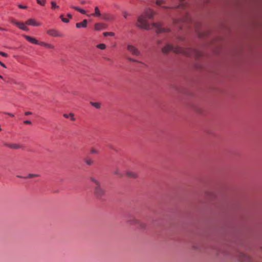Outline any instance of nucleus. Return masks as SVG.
<instances>
[{"mask_svg": "<svg viewBox=\"0 0 262 262\" xmlns=\"http://www.w3.org/2000/svg\"><path fill=\"white\" fill-rule=\"evenodd\" d=\"M155 11L150 8H146L144 10V15H141L138 18V24L137 26L142 29L145 30H150L152 28H155L156 32L157 33H165L169 31L168 28H165L162 27L161 24L159 23H153L149 24L146 18L151 19L155 15Z\"/></svg>", "mask_w": 262, "mask_h": 262, "instance_id": "nucleus-1", "label": "nucleus"}, {"mask_svg": "<svg viewBox=\"0 0 262 262\" xmlns=\"http://www.w3.org/2000/svg\"><path fill=\"white\" fill-rule=\"evenodd\" d=\"M163 53H168L170 51H172L175 53H181L187 56H194L196 58H199L202 53L200 51L192 48H182L179 46L174 47L170 44H166L164 47L162 49Z\"/></svg>", "mask_w": 262, "mask_h": 262, "instance_id": "nucleus-2", "label": "nucleus"}, {"mask_svg": "<svg viewBox=\"0 0 262 262\" xmlns=\"http://www.w3.org/2000/svg\"><path fill=\"white\" fill-rule=\"evenodd\" d=\"M90 180L95 184L94 194L97 198H101L105 193L104 190L101 186L100 182L94 177H90Z\"/></svg>", "mask_w": 262, "mask_h": 262, "instance_id": "nucleus-3", "label": "nucleus"}, {"mask_svg": "<svg viewBox=\"0 0 262 262\" xmlns=\"http://www.w3.org/2000/svg\"><path fill=\"white\" fill-rule=\"evenodd\" d=\"M127 50L133 55L137 56L141 55V53L139 49L132 45H128L127 46Z\"/></svg>", "mask_w": 262, "mask_h": 262, "instance_id": "nucleus-4", "label": "nucleus"}, {"mask_svg": "<svg viewBox=\"0 0 262 262\" xmlns=\"http://www.w3.org/2000/svg\"><path fill=\"white\" fill-rule=\"evenodd\" d=\"M47 33L52 37H62L63 34L58 30L54 29H50L47 30Z\"/></svg>", "mask_w": 262, "mask_h": 262, "instance_id": "nucleus-5", "label": "nucleus"}, {"mask_svg": "<svg viewBox=\"0 0 262 262\" xmlns=\"http://www.w3.org/2000/svg\"><path fill=\"white\" fill-rule=\"evenodd\" d=\"M238 259L242 262H249L251 260V257L244 253H239L238 254Z\"/></svg>", "mask_w": 262, "mask_h": 262, "instance_id": "nucleus-6", "label": "nucleus"}, {"mask_svg": "<svg viewBox=\"0 0 262 262\" xmlns=\"http://www.w3.org/2000/svg\"><path fill=\"white\" fill-rule=\"evenodd\" d=\"M23 36L29 42L33 44L40 45V42L36 38L28 35H24Z\"/></svg>", "mask_w": 262, "mask_h": 262, "instance_id": "nucleus-7", "label": "nucleus"}, {"mask_svg": "<svg viewBox=\"0 0 262 262\" xmlns=\"http://www.w3.org/2000/svg\"><path fill=\"white\" fill-rule=\"evenodd\" d=\"M106 25L102 23H96L94 25V29L95 30H101L106 29Z\"/></svg>", "mask_w": 262, "mask_h": 262, "instance_id": "nucleus-8", "label": "nucleus"}, {"mask_svg": "<svg viewBox=\"0 0 262 262\" xmlns=\"http://www.w3.org/2000/svg\"><path fill=\"white\" fill-rule=\"evenodd\" d=\"M25 24L27 25L33 26H39L40 25V23L36 22L34 19H29L26 21Z\"/></svg>", "mask_w": 262, "mask_h": 262, "instance_id": "nucleus-9", "label": "nucleus"}, {"mask_svg": "<svg viewBox=\"0 0 262 262\" xmlns=\"http://www.w3.org/2000/svg\"><path fill=\"white\" fill-rule=\"evenodd\" d=\"M40 46H43V47H46V48L51 49V50L55 49V47L54 45L49 43L43 42V41L40 42Z\"/></svg>", "mask_w": 262, "mask_h": 262, "instance_id": "nucleus-10", "label": "nucleus"}, {"mask_svg": "<svg viewBox=\"0 0 262 262\" xmlns=\"http://www.w3.org/2000/svg\"><path fill=\"white\" fill-rule=\"evenodd\" d=\"M87 23H88L87 20L84 19L81 22L76 23V27L77 28H86L87 26Z\"/></svg>", "mask_w": 262, "mask_h": 262, "instance_id": "nucleus-11", "label": "nucleus"}, {"mask_svg": "<svg viewBox=\"0 0 262 262\" xmlns=\"http://www.w3.org/2000/svg\"><path fill=\"white\" fill-rule=\"evenodd\" d=\"M5 145L7 147H9L11 149H19L22 147L21 145H20L19 144H15V143H14V144L8 143V144H6Z\"/></svg>", "mask_w": 262, "mask_h": 262, "instance_id": "nucleus-12", "label": "nucleus"}, {"mask_svg": "<svg viewBox=\"0 0 262 262\" xmlns=\"http://www.w3.org/2000/svg\"><path fill=\"white\" fill-rule=\"evenodd\" d=\"M138 220H139L136 219L135 217L132 216L128 219L126 222L130 225H137Z\"/></svg>", "mask_w": 262, "mask_h": 262, "instance_id": "nucleus-13", "label": "nucleus"}, {"mask_svg": "<svg viewBox=\"0 0 262 262\" xmlns=\"http://www.w3.org/2000/svg\"><path fill=\"white\" fill-rule=\"evenodd\" d=\"M113 173L120 178L123 177V173L120 171L119 168L116 167L113 171Z\"/></svg>", "mask_w": 262, "mask_h": 262, "instance_id": "nucleus-14", "label": "nucleus"}, {"mask_svg": "<svg viewBox=\"0 0 262 262\" xmlns=\"http://www.w3.org/2000/svg\"><path fill=\"white\" fill-rule=\"evenodd\" d=\"M102 18L105 20L111 21L113 20L112 17L108 13H103L101 15Z\"/></svg>", "mask_w": 262, "mask_h": 262, "instance_id": "nucleus-15", "label": "nucleus"}, {"mask_svg": "<svg viewBox=\"0 0 262 262\" xmlns=\"http://www.w3.org/2000/svg\"><path fill=\"white\" fill-rule=\"evenodd\" d=\"M92 15L95 17H100L101 16L99 8L97 6L95 7V12L92 14Z\"/></svg>", "mask_w": 262, "mask_h": 262, "instance_id": "nucleus-16", "label": "nucleus"}, {"mask_svg": "<svg viewBox=\"0 0 262 262\" xmlns=\"http://www.w3.org/2000/svg\"><path fill=\"white\" fill-rule=\"evenodd\" d=\"M126 174L127 177H128L129 178H137L138 177V175L137 174V173H136L135 172H134L133 171H127Z\"/></svg>", "mask_w": 262, "mask_h": 262, "instance_id": "nucleus-17", "label": "nucleus"}, {"mask_svg": "<svg viewBox=\"0 0 262 262\" xmlns=\"http://www.w3.org/2000/svg\"><path fill=\"white\" fill-rule=\"evenodd\" d=\"M25 25H26L25 23H20V22H19V24H18V26H17V27H18L19 29H21V30H24V31H28V30H29V29H28V27H27L25 26Z\"/></svg>", "mask_w": 262, "mask_h": 262, "instance_id": "nucleus-18", "label": "nucleus"}, {"mask_svg": "<svg viewBox=\"0 0 262 262\" xmlns=\"http://www.w3.org/2000/svg\"><path fill=\"white\" fill-rule=\"evenodd\" d=\"M70 7L72 9H74L78 11V12H79L80 13H81L82 14H84L86 13V11L84 10L81 9L78 7H75V6H74L73 5H71Z\"/></svg>", "mask_w": 262, "mask_h": 262, "instance_id": "nucleus-19", "label": "nucleus"}, {"mask_svg": "<svg viewBox=\"0 0 262 262\" xmlns=\"http://www.w3.org/2000/svg\"><path fill=\"white\" fill-rule=\"evenodd\" d=\"M138 227H139L141 229H145L146 228V225L145 223L138 220L137 225Z\"/></svg>", "mask_w": 262, "mask_h": 262, "instance_id": "nucleus-20", "label": "nucleus"}, {"mask_svg": "<svg viewBox=\"0 0 262 262\" xmlns=\"http://www.w3.org/2000/svg\"><path fill=\"white\" fill-rule=\"evenodd\" d=\"M84 162L86 163L88 165H92L94 164V161L90 158H86L84 159Z\"/></svg>", "mask_w": 262, "mask_h": 262, "instance_id": "nucleus-21", "label": "nucleus"}, {"mask_svg": "<svg viewBox=\"0 0 262 262\" xmlns=\"http://www.w3.org/2000/svg\"><path fill=\"white\" fill-rule=\"evenodd\" d=\"M90 104L96 108H99L101 106V104L99 102H91Z\"/></svg>", "mask_w": 262, "mask_h": 262, "instance_id": "nucleus-22", "label": "nucleus"}, {"mask_svg": "<svg viewBox=\"0 0 262 262\" xmlns=\"http://www.w3.org/2000/svg\"><path fill=\"white\" fill-rule=\"evenodd\" d=\"M51 8L52 9H58L59 8V6L57 5L56 3L54 1H52L51 2Z\"/></svg>", "mask_w": 262, "mask_h": 262, "instance_id": "nucleus-23", "label": "nucleus"}, {"mask_svg": "<svg viewBox=\"0 0 262 262\" xmlns=\"http://www.w3.org/2000/svg\"><path fill=\"white\" fill-rule=\"evenodd\" d=\"M39 177V175L37 174L30 173V174H29L27 177H25L24 178L29 179V178H32L34 177Z\"/></svg>", "mask_w": 262, "mask_h": 262, "instance_id": "nucleus-24", "label": "nucleus"}, {"mask_svg": "<svg viewBox=\"0 0 262 262\" xmlns=\"http://www.w3.org/2000/svg\"><path fill=\"white\" fill-rule=\"evenodd\" d=\"M184 1V0H179V1L180 2V4H179V5H178L177 6L178 8H184L186 6L185 4L183 3Z\"/></svg>", "mask_w": 262, "mask_h": 262, "instance_id": "nucleus-25", "label": "nucleus"}, {"mask_svg": "<svg viewBox=\"0 0 262 262\" xmlns=\"http://www.w3.org/2000/svg\"><path fill=\"white\" fill-rule=\"evenodd\" d=\"M103 34L104 36H114L115 35L114 33L112 32H104L103 33Z\"/></svg>", "mask_w": 262, "mask_h": 262, "instance_id": "nucleus-26", "label": "nucleus"}, {"mask_svg": "<svg viewBox=\"0 0 262 262\" xmlns=\"http://www.w3.org/2000/svg\"><path fill=\"white\" fill-rule=\"evenodd\" d=\"M97 47L100 49L104 50L106 48V46L104 43H100L97 46Z\"/></svg>", "mask_w": 262, "mask_h": 262, "instance_id": "nucleus-27", "label": "nucleus"}, {"mask_svg": "<svg viewBox=\"0 0 262 262\" xmlns=\"http://www.w3.org/2000/svg\"><path fill=\"white\" fill-rule=\"evenodd\" d=\"M46 0H36L37 4L41 6H45Z\"/></svg>", "mask_w": 262, "mask_h": 262, "instance_id": "nucleus-28", "label": "nucleus"}, {"mask_svg": "<svg viewBox=\"0 0 262 262\" xmlns=\"http://www.w3.org/2000/svg\"><path fill=\"white\" fill-rule=\"evenodd\" d=\"M156 4L158 6H161V4H165V1L164 0H156Z\"/></svg>", "mask_w": 262, "mask_h": 262, "instance_id": "nucleus-29", "label": "nucleus"}, {"mask_svg": "<svg viewBox=\"0 0 262 262\" xmlns=\"http://www.w3.org/2000/svg\"><path fill=\"white\" fill-rule=\"evenodd\" d=\"M90 152L92 154H98L99 151L95 148H92L90 150Z\"/></svg>", "mask_w": 262, "mask_h": 262, "instance_id": "nucleus-30", "label": "nucleus"}, {"mask_svg": "<svg viewBox=\"0 0 262 262\" xmlns=\"http://www.w3.org/2000/svg\"><path fill=\"white\" fill-rule=\"evenodd\" d=\"M60 18L61 19L62 21L63 22H64V23H68L69 21V19L63 17V15H61L60 16Z\"/></svg>", "mask_w": 262, "mask_h": 262, "instance_id": "nucleus-31", "label": "nucleus"}, {"mask_svg": "<svg viewBox=\"0 0 262 262\" xmlns=\"http://www.w3.org/2000/svg\"><path fill=\"white\" fill-rule=\"evenodd\" d=\"M190 20V18H189V17L188 15H187V16H186V17L185 18L181 19V21L188 22Z\"/></svg>", "mask_w": 262, "mask_h": 262, "instance_id": "nucleus-32", "label": "nucleus"}, {"mask_svg": "<svg viewBox=\"0 0 262 262\" xmlns=\"http://www.w3.org/2000/svg\"><path fill=\"white\" fill-rule=\"evenodd\" d=\"M69 117H70V119L72 121H75V118L74 117V115L73 113H70L69 114Z\"/></svg>", "mask_w": 262, "mask_h": 262, "instance_id": "nucleus-33", "label": "nucleus"}, {"mask_svg": "<svg viewBox=\"0 0 262 262\" xmlns=\"http://www.w3.org/2000/svg\"><path fill=\"white\" fill-rule=\"evenodd\" d=\"M127 59L130 61H132V62H140L139 61L137 60H136L134 58H128Z\"/></svg>", "mask_w": 262, "mask_h": 262, "instance_id": "nucleus-34", "label": "nucleus"}, {"mask_svg": "<svg viewBox=\"0 0 262 262\" xmlns=\"http://www.w3.org/2000/svg\"><path fill=\"white\" fill-rule=\"evenodd\" d=\"M11 23L14 25H16L17 26H18V24H19V21H16V20L15 19H13L11 21Z\"/></svg>", "mask_w": 262, "mask_h": 262, "instance_id": "nucleus-35", "label": "nucleus"}, {"mask_svg": "<svg viewBox=\"0 0 262 262\" xmlns=\"http://www.w3.org/2000/svg\"><path fill=\"white\" fill-rule=\"evenodd\" d=\"M0 55L5 57L8 56V54L7 53L1 51H0Z\"/></svg>", "mask_w": 262, "mask_h": 262, "instance_id": "nucleus-36", "label": "nucleus"}, {"mask_svg": "<svg viewBox=\"0 0 262 262\" xmlns=\"http://www.w3.org/2000/svg\"><path fill=\"white\" fill-rule=\"evenodd\" d=\"M123 17L125 18H126L129 15V14L126 12V11H124L123 12Z\"/></svg>", "mask_w": 262, "mask_h": 262, "instance_id": "nucleus-37", "label": "nucleus"}, {"mask_svg": "<svg viewBox=\"0 0 262 262\" xmlns=\"http://www.w3.org/2000/svg\"><path fill=\"white\" fill-rule=\"evenodd\" d=\"M18 7L19 8H20V9H26V8H27V6H23L21 5H18Z\"/></svg>", "mask_w": 262, "mask_h": 262, "instance_id": "nucleus-38", "label": "nucleus"}, {"mask_svg": "<svg viewBox=\"0 0 262 262\" xmlns=\"http://www.w3.org/2000/svg\"><path fill=\"white\" fill-rule=\"evenodd\" d=\"M24 123L26 124H31V122L29 120H25L24 121Z\"/></svg>", "mask_w": 262, "mask_h": 262, "instance_id": "nucleus-39", "label": "nucleus"}, {"mask_svg": "<svg viewBox=\"0 0 262 262\" xmlns=\"http://www.w3.org/2000/svg\"><path fill=\"white\" fill-rule=\"evenodd\" d=\"M25 114L26 115H32V112H26L25 113Z\"/></svg>", "mask_w": 262, "mask_h": 262, "instance_id": "nucleus-40", "label": "nucleus"}, {"mask_svg": "<svg viewBox=\"0 0 262 262\" xmlns=\"http://www.w3.org/2000/svg\"><path fill=\"white\" fill-rule=\"evenodd\" d=\"M5 114H7L11 117H14V115L13 114L10 113H5Z\"/></svg>", "mask_w": 262, "mask_h": 262, "instance_id": "nucleus-41", "label": "nucleus"}, {"mask_svg": "<svg viewBox=\"0 0 262 262\" xmlns=\"http://www.w3.org/2000/svg\"><path fill=\"white\" fill-rule=\"evenodd\" d=\"M63 116L66 118H68L69 117V116H70L69 114L68 115V114H64Z\"/></svg>", "mask_w": 262, "mask_h": 262, "instance_id": "nucleus-42", "label": "nucleus"}, {"mask_svg": "<svg viewBox=\"0 0 262 262\" xmlns=\"http://www.w3.org/2000/svg\"><path fill=\"white\" fill-rule=\"evenodd\" d=\"M0 65L5 68H6V66H5V64L2 62H0Z\"/></svg>", "mask_w": 262, "mask_h": 262, "instance_id": "nucleus-43", "label": "nucleus"}, {"mask_svg": "<svg viewBox=\"0 0 262 262\" xmlns=\"http://www.w3.org/2000/svg\"><path fill=\"white\" fill-rule=\"evenodd\" d=\"M67 16L69 17V18H72V16L71 14H68Z\"/></svg>", "mask_w": 262, "mask_h": 262, "instance_id": "nucleus-44", "label": "nucleus"}, {"mask_svg": "<svg viewBox=\"0 0 262 262\" xmlns=\"http://www.w3.org/2000/svg\"><path fill=\"white\" fill-rule=\"evenodd\" d=\"M80 3L82 5H83L85 3V2L83 0H81V1H80Z\"/></svg>", "mask_w": 262, "mask_h": 262, "instance_id": "nucleus-45", "label": "nucleus"}, {"mask_svg": "<svg viewBox=\"0 0 262 262\" xmlns=\"http://www.w3.org/2000/svg\"><path fill=\"white\" fill-rule=\"evenodd\" d=\"M0 30H5L4 28L0 27Z\"/></svg>", "mask_w": 262, "mask_h": 262, "instance_id": "nucleus-46", "label": "nucleus"}, {"mask_svg": "<svg viewBox=\"0 0 262 262\" xmlns=\"http://www.w3.org/2000/svg\"><path fill=\"white\" fill-rule=\"evenodd\" d=\"M177 20H174L173 21V23H174V24H176V23H177Z\"/></svg>", "mask_w": 262, "mask_h": 262, "instance_id": "nucleus-47", "label": "nucleus"}, {"mask_svg": "<svg viewBox=\"0 0 262 262\" xmlns=\"http://www.w3.org/2000/svg\"><path fill=\"white\" fill-rule=\"evenodd\" d=\"M163 8H168V7H166V6H163Z\"/></svg>", "mask_w": 262, "mask_h": 262, "instance_id": "nucleus-48", "label": "nucleus"}, {"mask_svg": "<svg viewBox=\"0 0 262 262\" xmlns=\"http://www.w3.org/2000/svg\"><path fill=\"white\" fill-rule=\"evenodd\" d=\"M3 77L1 75H0V79H3Z\"/></svg>", "mask_w": 262, "mask_h": 262, "instance_id": "nucleus-49", "label": "nucleus"}, {"mask_svg": "<svg viewBox=\"0 0 262 262\" xmlns=\"http://www.w3.org/2000/svg\"><path fill=\"white\" fill-rule=\"evenodd\" d=\"M204 2H206V3H207L208 2V0H205Z\"/></svg>", "mask_w": 262, "mask_h": 262, "instance_id": "nucleus-50", "label": "nucleus"}, {"mask_svg": "<svg viewBox=\"0 0 262 262\" xmlns=\"http://www.w3.org/2000/svg\"><path fill=\"white\" fill-rule=\"evenodd\" d=\"M0 62H1V61H0Z\"/></svg>", "mask_w": 262, "mask_h": 262, "instance_id": "nucleus-51", "label": "nucleus"}]
</instances>
